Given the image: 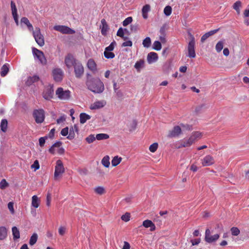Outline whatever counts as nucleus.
Listing matches in <instances>:
<instances>
[{
  "label": "nucleus",
  "instance_id": "nucleus-1",
  "mask_svg": "<svg viewBox=\"0 0 249 249\" xmlns=\"http://www.w3.org/2000/svg\"><path fill=\"white\" fill-rule=\"evenodd\" d=\"M86 85L89 90L95 93H101L104 90V85L99 78L88 77Z\"/></svg>",
  "mask_w": 249,
  "mask_h": 249
},
{
  "label": "nucleus",
  "instance_id": "nucleus-2",
  "mask_svg": "<svg viewBox=\"0 0 249 249\" xmlns=\"http://www.w3.org/2000/svg\"><path fill=\"white\" fill-rule=\"evenodd\" d=\"M32 52L34 58L36 60H38L39 61V62L42 65H45L46 64V59L45 57L44 54L42 51L35 48H33Z\"/></svg>",
  "mask_w": 249,
  "mask_h": 249
},
{
  "label": "nucleus",
  "instance_id": "nucleus-3",
  "mask_svg": "<svg viewBox=\"0 0 249 249\" xmlns=\"http://www.w3.org/2000/svg\"><path fill=\"white\" fill-rule=\"evenodd\" d=\"M57 97L62 100H68L70 98L71 92L69 90H64L62 88H58L56 90Z\"/></svg>",
  "mask_w": 249,
  "mask_h": 249
},
{
  "label": "nucleus",
  "instance_id": "nucleus-4",
  "mask_svg": "<svg viewBox=\"0 0 249 249\" xmlns=\"http://www.w3.org/2000/svg\"><path fill=\"white\" fill-rule=\"evenodd\" d=\"M33 117L37 124L43 122L45 119V111L42 109H35L33 111Z\"/></svg>",
  "mask_w": 249,
  "mask_h": 249
},
{
  "label": "nucleus",
  "instance_id": "nucleus-5",
  "mask_svg": "<svg viewBox=\"0 0 249 249\" xmlns=\"http://www.w3.org/2000/svg\"><path fill=\"white\" fill-rule=\"evenodd\" d=\"M32 32L36 42L40 46H43L45 44L44 39L43 36L41 34L40 29L36 27L35 31H33Z\"/></svg>",
  "mask_w": 249,
  "mask_h": 249
},
{
  "label": "nucleus",
  "instance_id": "nucleus-6",
  "mask_svg": "<svg viewBox=\"0 0 249 249\" xmlns=\"http://www.w3.org/2000/svg\"><path fill=\"white\" fill-rule=\"evenodd\" d=\"M65 172V169L62 161L61 160H57L56 162L55 171L54 173V178L56 180L57 178L61 176Z\"/></svg>",
  "mask_w": 249,
  "mask_h": 249
},
{
  "label": "nucleus",
  "instance_id": "nucleus-7",
  "mask_svg": "<svg viewBox=\"0 0 249 249\" xmlns=\"http://www.w3.org/2000/svg\"><path fill=\"white\" fill-rule=\"evenodd\" d=\"M53 86L50 85L45 87L42 92V96L46 100H51L53 98Z\"/></svg>",
  "mask_w": 249,
  "mask_h": 249
},
{
  "label": "nucleus",
  "instance_id": "nucleus-8",
  "mask_svg": "<svg viewBox=\"0 0 249 249\" xmlns=\"http://www.w3.org/2000/svg\"><path fill=\"white\" fill-rule=\"evenodd\" d=\"M195 38L193 36L191 37L190 41H189L187 50L188 54L187 56L190 58H195L196 56L195 51Z\"/></svg>",
  "mask_w": 249,
  "mask_h": 249
},
{
  "label": "nucleus",
  "instance_id": "nucleus-9",
  "mask_svg": "<svg viewBox=\"0 0 249 249\" xmlns=\"http://www.w3.org/2000/svg\"><path fill=\"white\" fill-rule=\"evenodd\" d=\"M53 29L64 34H74L75 33L73 29L64 25H55Z\"/></svg>",
  "mask_w": 249,
  "mask_h": 249
},
{
  "label": "nucleus",
  "instance_id": "nucleus-10",
  "mask_svg": "<svg viewBox=\"0 0 249 249\" xmlns=\"http://www.w3.org/2000/svg\"><path fill=\"white\" fill-rule=\"evenodd\" d=\"M74 69V73L76 78H81L84 73V67L82 64L78 61L75 62L73 66Z\"/></svg>",
  "mask_w": 249,
  "mask_h": 249
},
{
  "label": "nucleus",
  "instance_id": "nucleus-11",
  "mask_svg": "<svg viewBox=\"0 0 249 249\" xmlns=\"http://www.w3.org/2000/svg\"><path fill=\"white\" fill-rule=\"evenodd\" d=\"M219 237L218 234H215L213 235H211L210 230L208 229L205 231V240L207 243H211L216 241Z\"/></svg>",
  "mask_w": 249,
  "mask_h": 249
},
{
  "label": "nucleus",
  "instance_id": "nucleus-12",
  "mask_svg": "<svg viewBox=\"0 0 249 249\" xmlns=\"http://www.w3.org/2000/svg\"><path fill=\"white\" fill-rule=\"evenodd\" d=\"M54 80L56 82L61 81L63 77V72L60 68H55L53 71Z\"/></svg>",
  "mask_w": 249,
  "mask_h": 249
},
{
  "label": "nucleus",
  "instance_id": "nucleus-13",
  "mask_svg": "<svg viewBox=\"0 0 249 249\" xmlns=\"http://www.w3.org/2000/svg\"><path fill=\"white\" fill-rule=\"evenodd\" d=\"M181 132V129L180 126H175L172 130L169 131L167 137L168 138H173L178 136Z\"/></svg>",
  "mask_w": 249,
  "mask_h": 249
},
{
  "label": "nucleus",
  "instance_id": "nucleus-14",
  "mask_svg": "<svg viewBox=\"0 0 249 249\" xmlns=\"http://www.w3.org/2000/svg\"><path fill=\"white\" fill-rule=\"evenodd\" d=\"M214 162L213 158L210 155H207L202 160V164L203 166H209Z\"/></svg>",
  "mask_w": 249,
  "mask_h": 249
},
{
  "label": "nucleus",
  "instance_id": "nucleus-15",
  "mask_svg": "<svg viewBox=\"0 0 249 249\" xmlns=\"http://www.w3.org/2000/svg\"><path fill=\"white\" fill-rule=\"evenodd\" d=\"M106 105L104 100L97 101L90 105V108L92 110L97 109L103 107Z\"/></svg>",
  "mask_w": 249,
  "mask_h": 249
},
{
  "label": "nucleus",
  "instance_id": "nucleus-16",
  "mask_svg": "<svg viewBox=\"0 0 249 249\" xmlns=\"http://www.w3.org/2000/svg\"><path fill=\"white\" fill-rule=\"evenodd\" d=\"M75 62H78V61L76 60L72 55H69L65 58V63L69 68L72 66H74Z\"/></svg>",
  "mask_w": 249,
  "mask_h": 249
},
{
  "label": "nucleus",
  "instance_id": "nucleus-17",
  "mask_svg": "<svg viewBox=\"0 0 249 249\" xmlns=\"http://www.w3.org/2000/svg\"><path fill=\"white\" fill-rule=\"evenodd\" d=\"M158 59V54L155 52H150L147 55V60L149 64H152L156 62Z\"/></svg>",
  "mask_w": 249,
  "mask_h": 249
},
{
  "label": "nucleus",
  "instance_id": "nucleus-18",
  "mask_svg": "<svg viewBox=\"0 0 249 249\" xmlns=\"http://www.w3.org/2000/svg\"><path fill=\"white\" fill-rule=\"evenodd\" d=\"M78 127L76 124H74L70 129V131L67 138L69 140L73 139L75 137V133H78Z\"/></svg>",
  "mask_w": 249,
  "mask_h": 249
},
{
  "label": "nucleus",
  "instance_id": "nucleus-19",
  "mask_svg": "<svg viewBox=\"0 0 249 249\" xmlns=\"http://www.w3.org/2000/svg\"><path fill=\"white\" fill-rule=\"evenodd\" d=\"M193 143L189 138L187 139H184L179 142L180 145L178 146V148L181 147H186L191 146Z\"/></svg>",
  "mask_w": 249,
  "mask_h": 249
},
{
  "label": "nucleus",
  "instance_id": "nucleus-20",
  "mask_svg": "<svg viewBox=\"0 0 249 249\" xmlns=\"http://www.w3.org/2000/svg\"><path fill=\"white\" fill-rule=\"evenodd\" d=\"M202 134L199 131L193 132L191 136L189 137L190 139L194 143L196 141L200 139L202 137Z\"/></svg>",
  "mask_w": 249,
  "mask_h": 249
},
{
  "label": "nucleus",
  "instance_id": "nucleus-21",
  "mask_svg": "<svg viewBox=\"0 0 249 249\" xmlns=\"http://www.w3.org/2000/svg\"><path fill=\"white\" fill-rule=\"evenodd\" d=\"M142 226L146 228H150L151 231H154L156 229L154 224L150 220H145L143 221Z\"/></svg>",
  "mask_w": 249,
  "mask_h": 249
},
{
  "label": "nucleus",
  "instance_id": "nucleus-22",
  "mask_svg": "<svg viewBox=\"0 0 249 249\" xmlns=\"http://www.w3.org/2000/svg\"><path fill=\"white\" fill-rule=\"evenodd\" d=\"M101 24L102 26H100V28L101 29V33L103 35L105 36L107 34L108 30V25L105 19H102L101 20Z\"/></svg>",
  "mask_w": 249,
  "mask_h": 249
},
{
  "label": "nucleus",
  "instance_id": "nucleus-23",
  "mask_svg": "<svg viewBox=\"0 0 249 249\" xmlns=\"http://www.w3.org/2000/svg\"><path fill=\"white\" fill-rule=\"evenodd\" d=\"M21 23L25 24L28 30L30 31H34V28L32 24L30 22L29 19L26 17H23L21 18Z\"/></svg>",
  "mask_w": 249,
  "mask_h": 249
},
{
  "label": "nucleus",
  "instance_id": "nucleus-24",
  "mask_svg": "<svg viewBox=\"0 0 249 249\" xmlns=\"http://www.w3.org/2000/svg\"><path fill=\"white\" fill-rule=\"evenodd\" d=\"M7 230L4 226H0V241L3 240L7 237Z\"/></svg>",
  "mask_w": 249,
  "mask_h": 249
},
{
  "label": "nucleus",
  "instance_id": "nucleus-25",
  "mask_svg": "<svg viewBox=\"0 0 249 249\" xmlns=\"http://www.w3.org/2000/svg\"><path fill=\"white\" fill-rule=\"evenodd\" d=\"M39 79V78L37 75H34L33 76H30L28 78L26 81V85L28 86H30L33 84L34 83L37 82Z\"/></svg>",
  "mask_w": 249,
  "mask_h": 249
},
{
  "label": "nucleus",
  "instance_id": "nucleus-26",
  "mask_svg": "<svg viewBox=\"0 0 249 249\" xmlns=\"http://www.w3.org/2000/svg\"><path fill=\"white\" fill-rule=\"evenodd\" d=\"M144 66V61L143 60L141 59L137 61L134 65V68L138 72H140L142 68Z\"/></svg>",
  "mask_w": 249,
  "mask_h": 249
},
{
  "label": "nucleus",
  "instance_id": "nucleus-27",
  "mask_svg": "<svg viewBox=\"0 0 249 249\" xmlns=\"http://www.w3.org/2000/svg\"><path fill=\"white\" fill-rule=\"evenodd\" d=\"M150 10V6L148 4H146L143 6L142 8V17L144 19H147L148 18V13Z\"/></svg>",
  "mask_w": 249,
  "mask_h": 249
},
{
  "label": "nucleus",
  "instance_id": "nucleus-28",
  "mask_svg": "<svg viewBox=\"0 0 249 249\" xmlns=\"http://www.w3.org/2000/svg\"><path fill=\"white\" fill-rule=\"evenodd\" d=\"M87 66L89 70L93 71H96V64L95 61L92 59H89L88 60Z\"/></svg>",
  "mask_w": 249,
  "mask_h": 249
},
{
  "label": "nucleus",
  "instance_id": "nucleus-29",
  "mask_svg": "<svg viewBox=\"0 0 249 249\" xmlns=\"http://www.w3.org/2000/svg\"><path fill=\"white\" fill-rule=\"evenodd\" d=\"M79 117L80 122L82 124L85 123L87 120H89L91 118L90 116L85 113H81L80 114Z\"/></svg>",
  "mask_w": 249,
  "mask_h": 249
},
{
  "label": "nucleus",
  "instance_id": "nucleus-30",
  "mask_svg": "<svg viewBox=\"0 0 249 249\" xmlns=\"http://www.w3.org/2000/svg\"><path fill=\"white\" fill-rule=\"evenodd\" d=\"M40 204V200L38 197L34 195L32 197V206L35 208H37L39 207Z\"/></svg>",
  "mask_w": 249,
  "mask_h": 249
},
{
  "label": "nucleus",
  "instance_id": "nucleus-31",
  "mask_svg": "<svg viewBox=\"0 0 249 249\" xmlns=\"http://www.w3.org/2000/svg\"><path fill=\"white\" fill-rule=\"evenodd\" d=\"M9 65L7 63H6L4 64L1 69V72H0V75L2 77H4L7 75L8 72H9Z\"/></svg>",
  "mask_w": 249,
  "mask_h": 249
},
{
  "label": "nucleus",
  "instance_id": "nucleus-32",
  "mask_svg": "<svg viewBox=\"0 0 249 249\" xmlns=\"http://www.w3.org/2000/svg\"><path fill=\"white\" fill-rule=\"evenodd\" d=\"M8 126V121L6 119H2L1 121L0 127L1 131L5 132L7 131Z\"/></svg>",
  "mask_w": 249,
  "mask_h": 249
},
{
  "label": "nucleus",
  "instance_id": "nucleus-33",
  "mask_svg": "<svg viewBox=\"0 0 249 249\" xmlns=\"http://www.w3.org/2000/svg\"><path fill=\"white\" fill-rule=\"evenodd\" d=\"M13 239L16 240L20 237V233L18 229L16 227H13L12 229Z\"/></svg>",
  "mask_w": 249,
  "mask_h": 249
},
{
  "label": "nucleus",
  "instance_id": "nucleus-34",
  "mask_svg": "<svg viewBox=\"0 0 249 249\" xmlns=\"http://www.w3.org/2000/svg\"><path fill=\"white\" fill-rule=\"evenodd\" d=\"M122 158L118 156L114 157L111 160V164L113 166H117L122 161Z\"/></svg>",
  "mask_w": 249,
  "mask_h": 249
},
{
  "label": "nucleus",
  "instance_id": "nucleus-35",
  "mask_svg": "<svg viewBox=\"0 0 249 249\" xmlns=\"http://www.w3.org/2000/svg\"><path fill=\"white\" fill-rule=\"evenodd\" d=\"M102 164L105 167H108L110 165L109 157L108 156H105L102 160Z\"/></svg>",
  "mask_w": 249,
  "mask_h": 249
},
{
  "label": "nucleus",
  "instance_id": "nucleus-36",
  "mask_svg": "<svg viewBox=\"0 0 249 249\" xmlns=\"http://www.w3.org/2000/svg\"><path fill=\"white\" fill-rule=\"evenodd\" d=\"M109 138V135L105 133L98 134L96 136V139L98 140H106Z\"/></svg>",
  "mask_w": 249,
  "mask_h": 249
},
{
  "label": "nucleus",
  "instance_id": "nucleus-37",
  "mask_svg": "<svg viewBox=\"0 0 249 249\" xmlns=\"http://www.w3.org/2000/svg\"><path fill=\"white\" fill-rule=\"evenodd\" d=\"M241 4L242 3L240 1H237L233 5V8L236 11L238 14H239L240 13V7L241 6Z\"/></svg>",
  "mask_w": 249,
  "mask_h": 249
},
{
  "label": "nucleus",
  "instance_id": "nucleus-38",
  "mask_svg": "<svg viewBox=\"0 0 249 249\" xmlns=\"http://www.w3.org/2000/svg\"><path fill=\"white\" fill-rule=\"evenodd\" d=\"M151 44V39L149 37H146L142 41V45L145 48H149Z\"/></svg>",
  "mask_w": 249,
  "mask_h": 249
},
{
  "label": "nucleus",
  "instance_id": "nucleus-39",
  "mask_svg": "<svg viewBox=\"0 0 249 249\" xmlns=\"http://www.w3.org/2000/svg\"><path fill=\"white\" fill-rule=\"evenodd\" d=\"M38 238L37 234L36 233H34L30 238L29 244L31 246H33L36 244Z\"/></svg>",
  "mask_w": 249,
  "mask_h": 249
},
{
  "label": "nucleus",
  "instance_id": "nucleus-40",
  "mask_svg": "<svg viewBox=\"0 0 249 249\" xmlns=\"http://www.w3.org/2000/svg\"><path fill=\"white\" fill-rule=\"evenodd\" d=\"M224 42L223 41H219L217 42L215 46V49L217 52H220L223 48Z\"/></svg>",
  "mask_w": 249,
  "mask_h": 249
},
{
  "label": "nucleus",
  "instance_id": "nucleus-41",
  "mask_svg": "<svg viewBox=\"0 0 249 249\" xmlns=\"http://www.w3.org/2000/svg\"><path fill=\"white\" fill-rule=\"evenodd\" d=\"M95 192L100 195H102L105 193V189L103 187L98 186L94 188Z\"/></svg>",
  "mask_w": 249,
  "mask_h": 249
},
{
  "label": "nucleus",
  "instance_id": "nucleus-42",
  "mask_svg": "<svg viewBox=\"0 0 249 249\" xmlns=\"http://www.w3.org/2000/svg\"><path fill=\"white\" fill-rule=\"evenodd\" d=\"M153 49L156 51H160L161 49V43L159 41H155L153 44Z\"/></svg>",
  "mask_w": 249,
  "mask_h": 249
},
{
  "label": "nucleus",
  "instance_id": "nucleus-43",
  "mask_svg": "<svg viewBox=\"0 0 249 249\" xmlns=\"http://www.w3.org/2000/svg\"><path fill=\"white\" fill-rule=\"evenodd\" d=\"M105 57L107 59H112L115 57V54L109 51H105L104 52Z\"/></svg>",
  "mask_w": 249,
  "mask_h": 249
},
{
  "label": "nucleus",
  "instance_id": "nucleus-44",
  "mask_svg": "<svg viewBox=\"0 0 249 249\" xmlns=\"http://www.w3.org/2000/svg\"><path fill=\"white\" fill-rule=\"evenodd\" d=\"M116 45V43L115 41H113V42H112L110 45L108 46V47H107L106 48H105V51H109V52H111L114 49V47H115V46Z\"/></svg>",
  "mask_w": 249,
  "mask_h": 249
},
{
  "label": "nucleus",
  "instance_id": "nucleus-45",
  "mask_svg": "<svg viewBox=\"0 0 249 249\" xmlns=\"http://www.w3.org/2000/svg\"><path fill=\"white\" fill-rule=\"evenodd\" d=\"M172 8L170 6H166L164 9V14L166 16H169L172 13Z\"/></svg>",
  "mask_w": 249,
  "mask_h": 249
},
{
  "label": "nucleus",
  "instance_id": "nucleus-46",
  "mask_svg": "<svg viewBox=\"0 0 249 249\" xmlns=\"http://www.w3.org/2000/svg\"><path fill=\"white\" fill-rule=\"evenodd\" d=\"M158 143L155 142V143H153L152 144H151L149 146V149L150 152L154 153L157 150V149H158Z\"/></svg>",
  "mask_w": 249,
  "mask_h": 249
},
{
  "label": "nucleus",
  "instance_id": "nucleus-47",
  "mask_svg": "<svg viewBox=\"0 0 249 249\" xmlns=\"http://www.w3.org/2000/svg\"><path fill=\"white\" fill-rule=\"evenodd\" d=\"M231 234L234 236H237L240 233V230L236 227L231 228Z\"/></svg>",
  "mask_w": 249,
  "mask_h": 249
},
{
  "label": "nucleus",
  "instance_id": "nucleus-48",
  "mask_svg": "<svg viewBox=\"0 0 249 249\" xmlns=\"http://www.w3.org/2000/svg\"><path fill=\"white\" fill-rule=\"evenodd\" d=\"M132 21V18L131 17H129L126 18L124 21L123 22V25L124 26H126L131 23Z\"/></svg>",
  "mask_w": 249,
  "mask_h": 249
},
{
  "label": "nucleus",
  "instance_id": "nucleus-49",
  "mask_svg": "<svg viewBox=\"0 0 249 249\" xmlns=\"http://www.w3.org/2000/svg\"><path fill=\"white\" fill-rule=\"evenodd\" d=\"M130 213H126L121 216V219L124 222H128L130 220Z\"/></svg>",
  "mask_w": 249,
  "mask_h": 249
},
{
  "label": "nucleus",
  "instance_id": "nucleus-50",
  "mask_svg": "<svg viewBox=\"0 0 249 249\" xmlns=\"http://www.w3.org/2000/svg\"><path fill=\"white\" fill-rule=\"evenodd\" d=\"M96 139V137L94 136V135L91 134L89 135L88 137L86 138V141L89 143H90L93 142Z\"/></svg>",
  "mask_w": 249,
  "mask_h": 249
},
{
  "label": "nucleus",
  "instance_id": "nucleus-51",
  "mask_svg": "<svg viewBox=\"0 0 249 249\" xmlns=\"http://www.w3.org/2000/svg\"><path fill=\"white\" fill-rule=\"evenodd\" d=\"M8 183L5 179H2L0 182V188L1 189H4L8 186Z\"/></svg>",
  "mask_w": 249,
  "mask_h": 249
},
{
  "label": "nucleus",
  "instance_id": "nucleus-52",
  "mask_svg": "<svg viewBox=\"0 0 249 249\" xmlns=\"http://www.w3.org/2000/svg\"><path fill=\"white\" fill-rule=\"evenodd\" d=\"M8 208L12 214H14L15 213V210L14 209V203L13 202H9L8 203Z\"/></svg>",
  "mask_w": 249,
  "mask_h": 249
},
{
  "label": "nucleus",
  "instance_id": "nucleus-53",
  "mask_svg": "<svg viewBox=\"0 0 249 249\" xmlns=\"http://www.w3.org/2000/svg\"><path fill=\"white\" fill-rule=\"evenodd\" d=\"M205 107V105L204 104H201L200 105H199L198 106H197L196 108H195V112L196 113V114H198V113H199L202 110V109Z\"/></svg>",
  "mask_w": 249,
  "mask_h": 249
},
{
  "label": "nucleus",
  "instance_id": "nucleus-54",
  "mask_svg": "<svg viewBox=\"0 0 249 249\" xmlns=\"http://www.w3.org/2000/svg\"><path fill=\"white\" fill-rule=\"evenodd\" d=\"M11 7L12 14H17V9L16 8V6L15 3L13 1H12L11 2Z\"/></svg>",
  "mask_w": 249,
  "mask_h": 249
},
{
  "label": "nucleus",
  "instance_id": "nucleus-55",
  "mask_svg": "<svg viewBox=\"0 0 249 249\" xmlns=\"http://www.w3.org/2000/svg\"><path fill=\"white\" fill-rule=\"evenodd\" d=\"M31 168L32 169H35V170H36L39 168V164L37 160H36L34 163L31 165Z\"/></svg>",
  "mask_w": 249,
  "mask_h": 249
},
{
  "label": "nucleus",
  "instance_id": "nucleus-56",
  "mask_svg": "<svg viewBox=\"0 0 249 249\" xmlns=\"http://www.w3.org/2000/svg\"><path fill=\"white\" fill-rule=\"evenodd\" d=\"M117 36L121 37H124V31L122 28H120L117 32Z\"/></svg>",
  "mask_w": 249,
  "mask_h": 249
},
{
  "label": "nucleus",
  "instance_id": "nucleus-57",
  "mask_svg": "<svg viewBox=\"0 0 249 249\" xmlns=\"http://www.w3.org/2000/svg\"><path fill=\"white\" fill-rule=\"evenodd\" d=\"M69 133V128L68 127L63 128L61 131V134L63 136H67Z\"/></svg>",
  "mask_w": 249,
  "mask_h": 249
},
{
  "label": "nucleus",
  "instance_id": "nucleus-58",
  "mask_svg": "<svg viewBox=\"0 0 249 249\" xmlns=\"http://www.w3.org/2000/svg\"><path fill=\"white\" fill-rule=\"evenodd\" d=\"M66 120V116L63 115L57 119L56 122L58 124L63 123Z\"/></svg>",
  "mask_w": 249,
  "mask_h": 249
},
{
  "label": "nucleus",
  "instance_id": "nucleus-59",
  "mask_svg": "<svg viewBox=\"0 0 249 249\" xmlns=\"http://www.w3.org/2000/svg\"><path fill=\"white\" fill-rule=\"evenodd\" d=\"M66 232V228L64 227L61 226L59 227L58 229V232L59 234L62 236Z\"/></svg>",
  "mask_w": 249,
  "mask_h": 249
},
{
  "label": "nucleus",
  "instance_id": "nucleus-60",
  "mask_svg": "<svg viewBox=\"0 0 249 249\" xmlns=\"http://www.w3.org/2000/svg\"><path fill=\"white\" fill-rule=\"evenodd\" d=\"M47 137H41L39 139V143L41 147H42L44 146L45 142V140L47 138Z\"/></svg>",
  "mask_w": 249,
  "mask_h": 249
},
{
  "label": "nucleus",
  "instance_id": "nucleus-61",
  "mask_svg": "<svg viewBox=\"0 0 249 249\" xmlns=\"http://www.w3.org/2000/svg\"><path fill=\"white\" fill-rule=\"evenodd\" d=\"M123 47H131L132 46V42L130 40H128L124 42L122 45Z\"/></svg>",
  "mask_w": 249,
  "mask_h": 249
},
{
  "label": "nucleus",
  "instance_id": "nucleus-62",
  "mask_svg": "<svg viewBox=\"0 0 249 249\" xmlns=\"http://www.w3.org/2000/svg\"><path fill=\"white\" fill-rule=\"evenodd\" d=\"M218 30H219L218 29H215V30H212V31H210L206 33V34L207 35V36H208L209 37L210 36H211L214 35V34H215L216 33H217Z\"/></svg>",
  "mask_w": 249,
  "mask_h": 249
},
{
  "label": "nucleus",
  "instance_id": "nucleus-63",
  "mask_svg": "<svg viewBox=\"0 0 249 249\" xmlns=\"http://www.w3.org/2000/svg\"><path fill=\"white\" fill-rule=\"evenodd\" d=\"M46 199V205L48 206H50L51 201V196L50 194H47Z\"/></svg>",
  "mask_w": 249,
  "mask_h": 249
},
{
  "label": "nucleus",
  "instance_id": "nucleus-64",
  "mask_svg": "<svg viewBox=\"0 0 249 249\" xmlns=\"http://www.w3.org/2000/svg\"><path fill=\"white\" fill-rule=\"evenodd\" d=\"M130 244L127 242H124V245L122 249H130Z\"/></svg>",
  "mask_w": 249,
  "mask_h": 249
}]
</instances>
